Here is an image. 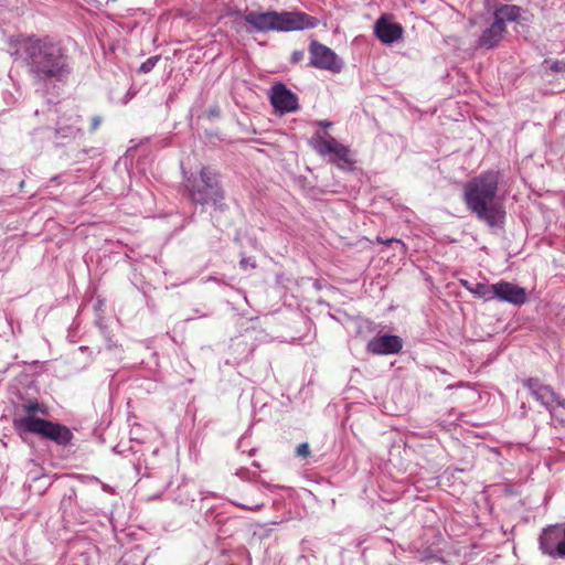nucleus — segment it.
Instances as JSON below:
<instances>
[{
  "mask_svg": "<svg viewBox=\"0 0 565 565\" xmlns=\"http://www.w3.org/2000/svg\"><path fill=\"white\" fill-rule=\"evenodd\" d=\"M11 55L22 60L33 85L38 87L50 88L64 84L73 73V60L67 49L49 38L22 39Z\"/></svg>",
  "mask_w": 565,
  "mask_h": 565,
  "instance_id": "obj_1",
  "label": "nucleus"
},
{
  "mask_svg": "<svg viewBox=\"0 0 565 565\" xmlns=\"http://www.w3.org/2000/svg\"><path fill=\"white\" fill-rule=\"evenodd\" d=\"M500 172L489 170L467 181L462 190L463 202L479 222L491 230L504 226L507 212L498 198Z\"/></svg>",
  "mask_w": 565,
  "mask_h": 565,
  "instance_id": "obj_2",
  "label": "nucleus"
},
{
  "mask_svg": "<svg viewBox=\"0 0 565 565\" xmlns=\"http://www.w3.org/2000/svg\"><path fill=\"white\" fill-rule=\"evenodd\" d=\"M244 21L249 24L248 32H292L315 29L319 20L302 11H247Z\"/></svg>",
  "mask_w": 565,
  "mask_h": 565,
  "instance_id": "obj_3",
  "label": "nucleus"
},
{
  "mask_svg": "<svg viewBox=\"0 0 565 565\" xmlns=\"http://www.w3.org/2000/svg\"><path fill=\"white\" fill-rule=\"evenodd\" d=\"M185 188L195 204H211L221 211L226 206L218 175L210 168H202L199 177L186 181Z\"/></svg>",
  "mask_w": 565,
  "mask_h": 565,
  "instance_id": "obj_4",
  "label": "nucleus"
},
{
  "mask_svg": "<svg viewBox=\"0 0 565 565\" xmlns=\"http://www.w3.org/2000/svg\"><path fill=\"white\" fill-rule=\"evenodd\" d=\"M13 427L23 439L26 435L34 434L60 446H66L73 438L71 429L65 425L36 416H14Z\"/></svg>",
  "mask_w": 565,
  "mask_h": 565,
  "instance_id": "obj_5",
  "label": "nucleus"
},
{
  "mask_svg": "<svg viewBox=\"0 0 565 565\" xmlns=\"http://www.w3.org/2000/svg\"><path fill=\"white\" fill-rule=\"evenodd\" d=\"M309 145L319 156L328 158V161L339 169H350L355 163L350 148L339 142L328 132L316 131Z\"/></svg>",
  "mask_w": 565,
  "mask_h": 565,
  "instance_id": "obj_6",
  "label": "nucleus"
},
{
  "mask_svg": "<svg viewBox=\"0 0 565 565\" xmlns=\"http://www.w3.org/2000/svg\"><path fill=\"white\" fill-rule=\"evenodd\" d=\"M309 54V66L311 67L332 73H339L343 67V62L337 53L327 45L319 43L317 40L310 42Z\"/></svg>",
  "mask_w": 565,
  "mask_h": 565,
  "instance_id": "obj_7",
  "label": "nucleus"
},
{
  "mask_svg": "<svg viewBox=\"0 0 565 565\" xmlns=\"http://www.w3.org/2000/svg\"><path fill=\"white\" fill-rule=\"evenodd\" d=\"M541 551L552 557H565V527L561 524L550 525L540 536Z\"/></svg>",
  "mask_w": 565,
  "mask_h": 565,
  "instance_id": "obj_8",
  "label": "nucleus"
},
{
  "mask_svg": "<svg viewBox=\"0 0 565 565\" xmlns=\"http://www.w3.org/2000/svg\"><path fill=\"white\" fill-rule=\"evenodd\" d=\"M270 104L280 113H294L299 109L298 96L282 83H276L270 90Z\"/></svg>",
  "mask_w": 565,
  "mask_h": 565,
  "instance_id": "obj_9",
  "label": "nucleus"
},
{
  "mask_svg": "<svg viewBox=\"0 0 565 565\" xmlns=\"http://www.w3.org/2000/svg\"><path fill=\"white\" fill-rule=\"evenodd\" d=\"M403 349V340L395 334H377L366 344V351L373 355H393Z\"/></svg>",
  "mask_w": 565,
  "mask_h": 565,
  "instance_id": "obj_10",
  "label": "nucleus"
},
{
  "mask_svg": "<svg viewBox=\"0 0 565 565\" xmlns=\"http://www.w3.org/2000/svg\"><path fill=\"white\" fill-rule=\"evenodd\" d=\"M403 32V26L393 22L387 14H382L374 23V34L383 44H392L398 41Z\"/></svg>",
  "mask_w": 565,
  "mask_h": 565,
  "instance_id": "obj_11",
  "label": "nucleus"
},
{
  "mask_svg": "<svg viewBox=\"0 0 565 565\" xmlns=\"http://www.w3.org/2000/svg\"><path fill=\"white\" fill-rule=\"evenodd\" d=\"M494 296L495 299L513 306H522L527 301L524 288L504 280L497 282Z\"/></svg>",
  "mask_w": 565,
  "mask_h": 565,
  "instance_id": "obj_12",
  "label": "nucleus"
},
{
  "mask_svg": "<svg viewBox=\"0 0 565 565\" xmlns=\"http://www.w3.org/2000/svg\"><path fill=\"white\" fill-rule=\"evenodd\" d=\"M523 385L541 405L548 411L552 409L554 401L556 399V392L550 385L543 384L535 377L526 379Z\"/></svg>",
  "mask_w": 565,
  "mask_h": 565,
  "instance_id": "obj_13",
  "label": "nucleus"
},
{
  "mask_svg": "<svg viewBox=\"0 0 565 565\" xmlns=\"http://www.w3.org/2000/svg\"><path fill=\"white\" fill-rule=\"evenodd\" d=\"M81 116L75 113L58 117L55 126L56 136L62 139L75 138L81 131Z\"/></svg>",
  "mask_w": 565,
  "mask_h": 565,
  "instance_id": "obj_14",
  "label": "nucleus"
},
{
  "mask_svg": "<svg viewBox=\"0 0 565 565\" xmlns=\"http://www.w3.org/2000/svg\"><path fill=\"white\" fill-rule=\"evenodd\" d=\"M507 32V26H501L494 19L492 23L487 26L478 39V46L486 50L497 47Z\"/></svg>",
  "mask_w": 565,
  "mask_h": 565,
  "instance_id": "obj_15",
  "label": "nucleus"
},
{
  "mask_svg": "<svg viewBox=\"0 0 565 565\" xmlns=\"http://www.w3.org/2000/svg\"><path fill=\"white\" fill-rule=\"evenodd\" d=\"M522 11V8L519 6L502 4L495 8L493 19L499 22L501 26H507V23L519 22Z\"/></svg>",
  "mask_w": 565,
  "mask_h": 565,
  "instance_id": "obj_16",
  "label": "nucleus"
},
{
  "mask_svg": "<svg viewBox=\"0 0 565 565\" xmlns=\"http://www.w3.org/2000/svg\"><path fill=\"white\" fill-rule=\"evenodd\" d=\"M497 284H484V282H476L473 285V289H471V294L477 297L481 298L484 301H491L495 299L494 290H495Z\"/></svg>",
  "mask_w": 565,
  "mask_h": 565,
  "instance_id": "obj_17",
  "label": "nucleus"
},
{
  "mask_svg": "<svg viewBox=\"0 0 565 565\" xmlns=\"http://www.w3.org/2000/svg\"><path fill=\"white\" fill-rule=\"evenodd\" d=\"M26 414L24 416H36V414L47 415V407L36 401H30L21 406Z\"/></svg>",
  "mask_w": 565,
  "mask_h": 565,
  "instance_id": "obj_18",
  "label": "nucleus"
},
{
  "mask_svg": "<svg viewBox=\"0 0 565 565\" xmlns=\"http://www.w3.org/2000/svg\"><path fill=\"white\" fill-rule=\"evenodd\" d=\"M161 56L160 55H156V56H151L149 57L148 60H146L139 67V73H142V74H147V73H150L154 66L157 65V63L160 61Z\"/></svg>",
  "mask_w": 565,
  "mask_h": 565,
  "instance_id": "obj_19",
  "label": "nucleus"
},
{
  "mask_svg": "<svg viewBox=\"0 0 565 565\" xmlns=\"http://www.w3.org/2000/svg\"><path fill=\"white\" fill-rule=\"evenodd\" d=\"M296 456L300 458H307L310 456V446L308 443H302L296 448Z\"/></svg>",
  "mask_w": 565,
  "mask_h": 565,
  "instance_id": "obj_20",
  "label": "nucleus"
},
{
  "mask_svg": "<svg viewBox=\"0 0 565 565\" xmlns=\"http://www.w3.org/2000/svg\"><path fill=\"white\" fill-rule=\"evenodd\" d=\"M550 70L554 73H565V60H556L551 62Z\"/></svg>",
  "mask_w": 565,
  "mask_h": 565,
  "instance_id": "obj_21",
  "label": "nucleus"
},
{
  "mask_svg": "<svg viewBox=\"0 0 565 565\" xmlns=\"http://www.w3.org/2000/svg\"><path fill=\"white\" fill-rule=\"evenodd\" d=\"M239 265L243 269H247L248 267L255 268L256 262L250 257H244L241 259Z\"/></svg>",
  "mask_w": 565,
  "mask_h": 565,
  "instance_id": "obj_22",
  "label": "nucleus"
},
{
  "mask_svg": "<svg viewBox=\"0 0 565 565\" xmlns=\"http://www.w3.org/2000/svg\"><path fill=\"white\" fill-rule=\"evenodd\" d=\"M100 124H102V118H100L99 116H94V117L92 118V120H90V128H89V130H90L92 132H94L95 130H97V129H98V127L100 126Z\"/></svg>",
  "mask_w": 565,
  "mask_h": 565,
  "instance_id": "obj_23",
  "label": "nucleus"
},
{
  "mask_svg": "<svg viewBox=\"0 0 565 565\" xmlns=\"http://www.w3.org/2000/svg\"><path fill=\"white\" fill-rule=\"evenodd\" d=\"M305 53L303 51H294L291 54V62L299 63L303 60Z\"/></svg>",
  "mask_w": 565,
  "mask_h": 565,
  "instance_id": "obj_24",
  "label": "nucleus"
},
{
  "mask_svg": "<svg viewBox=\"0 0 565 565\" xmlns=\"http://www.w3.org/2000/svg\"><path fill=\"white\" fill-rule=\"evenodd\" d=\"M434 557H435L434 552L430 548H425L423 552H419V558L422 561L430 559V558H434Z\"/></svg>",
  "mask_w": 565,
  "mask_h": 565,
  "instance_id": "obj_25",
  "label": "nucleus"
},
{
  "mask_svg": "<svg viewBox=\"0 0 565 565\" xmlns=\"http://www.w3.org/2000/svg\"><path fill=\"white\" fill-rule=\"evenodd\" d=\"M56 114H57V109L52 108V107H49V108H47V113H46V115H47V118H49L50 120H54V119H55Z\"/></svg>",
  "mask_w": 565,
  "mask_h": 565,
  "instance_id": "obj_26",
  "label": "nucleus"
},
{
  "mask_svg": "<svg viewBox=\"0 0 565 565\" xmlns=\"http://www.w3.org/2000/svg\"><path fill=\"white\" fill-rule=\"evenodd\" d=\"M554 404H556V405H557V406H559V407L565 408V398H562V397L556 393V399L554 401Z\"/></svg>",
  "mask_w": 565,
  "mask_h": 565,
  "instance_id": "obj_27",
  "label": "nucleus"
},
{
  "mask_svg": "<svg viewBox=\"0 0 565 565\" xmlns=\"http://www.w3.org/2000/svg\"><path fill=\"white\" fill-rule=\"evenodd\" d=\"M461 285L471 292V289H473L475 284H471L468 280H461Z\"/></svg>",
  "mask_w": 565,
  "mask_h": 565,
  "instance_id": "obj_28",
  "label": "nucleus"
},
{
  "mask_svg": "<svg viewBox=\"0 0 565 565\" xmlns=\"http://www.w3.org/2000/svg\"><path fill=\"white\" fill-rule=\"evenodd\" d=\"M317 125L322 127V128H328V127H330L332 125V122L327 121V120H319V121H317Z\"/></svg>",
  "mask_w": 565,
  "mask_h": 565,
  "instance_id": "obj_29",
  "label": "nucleus"
},
{
  "mask_svg": "<svg viewBox=\"0 0 565 565\" xmlns=\"http://www.w3.org/2000/svg\"><path fill=\"white\" fill-rule=\"evenodd\" d=\"M385 244H388V243H396V244H399L402 246V248L404 247V243L401 241V239H396V238H391V239H387L384 242Z\"/></svg>",
  "mask_w": 565,
  "mask_h": 565,
  "instance_id": "obj_30",
  "label": "nucleus"
},
{
  "mask_svg": "<svg viewBox=\"0 0 565 565\" xmlns=\"http://www.w3.org/2000/svg\"><path fill=\"white\" fill-rule=\"evenodd\" d=\"M241 507L244 508V509L256 511V510H259L263 507V504H256L254 507H245V505H241Z\"/></svg>",
  "mask_w": 565,
  "mask_h": 565,
  "instance_id": "obj_31",
  "label": "nucleus"
}]
</instances>
